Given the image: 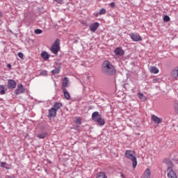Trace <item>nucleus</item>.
<instances>
[{"label": "nucleus", "instance_id": "9d476101", "mask_svg": "<svg viewBox=\"0 0 178 178\" xmlns=\"http://www.w3.org/2000/svg\"><path fill=\"white\" fill-rule=\"evenodd\" d=\"M101 115L99 114V113L98 111H95L92 114V120H93V122H95L96 120H98V119H100Z\"/></svg>", "mask_w": 178, "mask_h": 178}, {"label": "nucleus", "instance_id": "e433bc0d", "mask_svg": "<svg viewBox=\"0 0 178 178\" xmlns=\"http://www.w3.org/2000/svg\"><path fill=\"white\" fill-rule=\"evenodd\" d=\"M7 67H8V69H12V65L8 64V65H7Z\"/></svg>", "mask_w": 178, "mask_h": 178}, {"label": "nucleus", "instance_id": "7ed1b4c3", "mask_svg": "<svg viewBox=\"0 0 178 178\" xmlns=\"http://www.w3.org/2000/svg\"><path fill=\"white\" fill-rule=\"evenodd\" d=\"M60 40L59 39H56L54 44L51 47V51L54 55H58V52H59L60 49Z\"/></svg>", "mask_w": 178, "mask_h": 178}, {"label": "nucleus", "instance_id": "c9c22d12", "mask_svg": "<svg viewBox=\"0 0 178 178\" xmlns=\"http://www.w3.org/2000/svg\"><path fill=\"white\" fill-rule=\"evenodd\" d=\"M55 2H57V3H63V0H54Z\"/></svg>", "mask_w": 178, "mask_h": 178}, {"label": "nucleus", "instance_id": "4c0bfd02", "mask_svg": "<svg viewBox=\"0 0 178 178\" xmlns=\"http://www.w3.org/2000/svg\"><path fill=\"white\" fill-rule=\"evenodd\" d=\"M120 176L121 177L124 178V175L122 173H121Z\"/></svg>", "mask_w": 178, "mask_h": 178}, {"label": "nucleus", "instance_id": "4be33fe9", "mask_svg": "<svg viewBox=\"0 0 178 178\" xmlns=\"http://www.w3.org/2000/svg\"><path fill=\"white\" fill-rule=\"evenodd\" d=\"M106 175H105V172H100L97 173V178H106Z\"/></svg>", "mask_w": 178, "mask_h": 178}, {"label": "nucleus", "instance_id": "5701e85b", "mask_svg": "<svg viewBox=\"0 0 178 178\" xmlns=\"http://www.w3.org/2000/svg\"><path fill=\"white\" fill-rule=\"evenodd\" d=\"M0 94L1 95H5L6 92H5V86L3 85L0 86Z\"/></svg>", "mask_w": 178, "mask_h": 178}, {"label": "nucleus", "instance_id": "4468645a", "mask_svg": "<svg viewBox=\"0 0 178 178\" xmlns=\"http://www.w3.org/2000/svg\"><path fill=\"white\" fill-rule=\"evenodd\" d=\"M62 86L65 88H67L70 86V81H69V78L65 77L63 79Z\"/></svg>", "mask_w": 178, "mask_h": 178}, {"label": "nucleus", "instance_id": "b1692460", "mask_svg": "<svg viewBox=\"0 0 178 178\" xmlns=\"http://www.w3.org/2000/svg\"><path fill=\"white\" fill-rule=\"evenodd\" d=\"M105 13H106V9L105 8H102L99 13H97L96 14V16L98 17L99 15H105Z\"/></svg>", "mask_w": 178, "mask_h": 178}, {"label": "nucleus", "instance_id": "72a5a7b5", "mask_svg": "<svg viewBox=\"0 0 178 178\" xmlns=\"http://www.w3.org/2000/svg\"><path fill=\"white\" fill-rule=\"evenodd\" d=\"M45 136H47V134H40L38 135L39 138H45Z\"/></svg>", "mask_w": 178, "mask_h": 178}, {"label": "nucleus", "instance_id": "412c9836", "mask_svg": "<svg viewBox=\"0 0 178 178\" xmlns=\"http://www.w3.org/2000/svg\"><path fill=\"white\" fill-rule=\"evenodd\" d=\"M138 97L139 99H140V101H143V102L147 101V97L144 96V95L142 92H139L138 94Z\"/></svg>", "mask_w": 178, "mask_h": 178}, {"label": "nucleus", "instance_id": "423d86ee", "mask_svg": "<svg viewBox=\"0 0 178 178\" xmlns=\"http://www.w3.org/2000/svg\"><path fill=\"white\" fill-rule=\"evenodd\" d=\"M170 77L175 80L178 79V67H175L170 72Z\"/></svg>", "mask_w": 178, "mask_h": 178}, {"label": "nucleus", "instance_id": "58836bf2", "mask_svg": "<svg viewBox=\"0 0 178 178\" xmlns=\"http://www.w3.org/2000/svg\"><path fill=\"white\" fill-rule=\"evenodd\" d=\"M2 16H3V14L1 12H0V19H1V17H2Z\"/></svg>", "mask_w": 178, "mask_h": 178}, {"label": "nucleus", "instance_id": "473e14b6", "mask_svg": "<svg viewBox=\"0 0 178 178\" xmlns=\"http://www.w3.org/2000/svg\"><path fill=\"white\" fill-rule=\"evenodd\" d=\"M17 55L19 58H20V59H23V58L24 57V55L22 52H19Z\"/></svg>", "mask_w": 178, "mask_h": 178}, {"label": "nucleus", "instance_id": "2eb2a0df", "mask_svg": "<svg viewBox=\"0 0 178 178\" xmlns=\"http://www.w3.org/2000/svg\"><path fill=\"white\" fill-rule=\"evenodd\" d=\"M56 110H55V108H51L49 110V118H55L56 116Z\"/></svg>", "mask_w": 178, "mask_h": 178}, {"label": "nucleus", "instance_id": "1a4fd4ad", "mask_svg": "<svg viewBox=\"0 0 178 178\" xmlns=\"http://www.w3.org/2000/svg\"><path fill=\"white\" fill-rule=\"evenodd\" d=\"M131 40H133V41H135L136 42L141 41L143 40L141 36H140V35H138V33H131Z\"/></svg>", "mask_w": 178, "mask_h": 178}, {"label": "nucleus", "instance_id": "393cba45", "mask_svg": "<svg viewBox=\"0 0 178 178\" xmlns=\"http://www.w3.org/2000/svg\"><path fill=\"white\" fill-rule=\"evenodd\" d=\"M174 108L176 113H178V101L177 100H175L174 102Z\"/></svg>", "mask_w": 178, "mask_h": 178}, {"label": "nucleus", "instance_id": "7c9ffc66", "mask_svg": "<svg viewBox=\"0 0 178 178\" xmlns=\"http://www.w3.org/2000/svg\"><path fill=\"white\" fill-rule=\"evenodd\" d=\"M40 74H41L42 76H47V75H48V73L47 72L46 70H43V71H42V72H40Z\"/></svg>", "mask_w": 178, "mask_h": 178}, {"label": "nucleus", "instance_id": "2f4dec72", "mask_svg": "<svg viewBox=\"0 0 178 178\" xmlns=\"http://www.w3.org/2000/svg\"><path fill=\"white\" fill-rule=\"evenodd\" d=\"M164 22H169V20H170V17H169V16L165 15L163 18Z\"/></svg>", "mask_w": 178, "mask_h": 178}, {"label": "nucleus", "instance_id": "f257e3e1", "mask_svg": "<svg viewBox=\"0 0 178 178\" xmlns=\"http://www.w3.org/2000/svg\"><path fill=\"white\" fill-rule=\"evenodd\" d=\"M102 73L106 76H114L116 74V70L109 60H105L102 64Z\"/></svg>", "mask_w": 178, "mask_h": 178}, {"label": "nucleus", "instance_id": "cd10ccee", "mask_svg": "<svg viewBox=\"0 0 178 178\" xmlns=\"http://www.w3.org/2000/svg\"><path fill=\"white\" fill-rule=\"evenodd\" d=\"M75 123H76V124H81V118H75Z\"/></svg>", "mask_w": 178, "mask_h": 178}, {"label": "nucleus", "instance_id": "c756f323", "mask_svg": "<svg viewBox=\"0 0 178 178\" xmlns=\"http://www.w3.org/2000/svg\"><path fill=\"white\" fill-rule=\"evenodd\" d=\"M41 33H42V30L41 29L35 30V34H41Z\"/></svg>", "mask_w": 178, "mask_h": 178}, {"label": "nucleus", "instance_id": "39448f33", "mask_svg": "<svg viewBox=\"0 0 178 178\" xmlns=\"http://www.w3.org/2000/svg\"><path fill=\"white\" fill-rule=\"evenodd\" d=\"M26 91V89H24V87H23V84L19 83L17 85V88L15 90V93L16 95H19L20 94H23Z\"/></svg>", "mask_w": 178, "mask_h": 178}, {"label": "nucleus", "instance_id": "f8f14e48", "mask_svg": "<svg viewBox=\"0 0 178 178\" xmlns=\"http://www.w3.org/2000/svg\"><path fill=\"white\" fill-rule=\"evenodd\" d=\"M141 178H151V170H149V168H147L144 171Z\"/></svg>", "mask_w": 178, "mask_h": 178}, {"label": "nucleus", "instance_id": "f3484780", "mask_svg": "<svg viewBox=\"0 0 178 178\" xmlns=\"http://www.w3.org/2000/svg\"><path fill=\"white\" fill-rule=\"evenodd\" d=\"M99 126L102 127L105 125V120L100 117L97 120L95 121Z\"/></svg>", "mask_w": 178, "mask_h": 178}, {"label": "nucleus", "instance_id": "bb28decb", "mask_svg": "<svg viewBox=\"0 0 178 178\" xmlns=\"http://www.w3.org/2000/svg\"><path fill=\"white\" fill-rule=\"evenodd\" d=\"M172 159L173 161H178V152H174L172 154Z\"/></svg>", "mask_w": 178, "mask_h": 178}, {"label": "nucleus", "instance_id": "6ab92c4d", "mask_svg": "<svg viewBox=\"0 0 178 178\" xmlns=\"http://www.w3.org/2000/svg\"><path fill=\"white\" fill-rule=\"evenodd\" d=\"M41 56L44 60H47L49 59V54L47 51H42L41 54Z\"/></svg>", "mask_w": 178, "mask_h": 178}, {"label": "nucleus", "instance_id": "f704fd0d", "mask_svg": "<svg viewBox=\"0 0 178 178\" xmlns=\"http://www.w3.org/2000/svg\"><path fill=\"white\" fill-rule=\"evenodd\" d=\"M0 163L1 168H5V166H6V162H1Z\"/></svg>", "mask_w": 178, "mask_h": 178}, {"label": "nucleus", "instance_id": "aec40b11", "mask_svg": "<svg viewBox=\"0 0 178 178\" xmlns=\"http://www.w3.org/2000/svg\"><path fill=\"white\" fill-rule=\"evenodd\" d=\"M64 97L65 99H70V93L67 92V90L66 88L63 89Z\"/></svg>", "mask_w": 178, "mask_h": 178}, {"label": "nucleus", "instance_id": "0eeeda50", "mask_svg": "<svg viewBox=\"0 0 178 178\" xmlns=\"http://www.w3.org/2000/svg\"><path fill=\"white\" fill-rule=\"evenodd\" d=\"M114 54L117 56H123V55H124V50L122 49V47H117L114 50Z\"/></svg>", "mask_w": 178, "mask_h": 178}, {"label": "nucleus", "instance_id": "dca6fc26", "mask_svg": "<svg viewBox=\"0 0 178 178\" xmlns=\"http://www.w3.org/2000/svg\"><path fill=\"white\" fill-rule=\"evenodd\" d=\"M149 72L153 74H158V73H159V70L155 66H151L149 67Z\"/></svg>", "mask_w": 178, "mask_h": 178}, {"label": "nucleus", "instance_id": "ddd939ff", "mask_svg": "<svg viewBox=\"0 0 178 178\" xmlns=\"http://www.w3.org/2000/svg\"><path fill=\"white\" fill-rule=\"evenodd\" d=\"M98 27H99V23L94 22L93 24H92L90 25V30L93 33H95V31H97V29H98Z\"/></svg>", "mask_w": 178, "mask_h": 178}, {"label": "nucleus", "instance_id": "20e7f679", "mask_svg": "<svg viewBox=\"0 0 178 178\" xmlns=\"http://www.w3.org/2000/svg\"><path fill=\"white\" fill-rule=\"evenodd\" d=\"M167 171V176L168 178H177V175H176V172L173 171V168L172 167H168Z\"/></svg>", "mask_w": 178, "mask_h": 178}, {"label": "nucleus", "instance_id": "6e6552de", "mask_svg": "<svg viewBox=\"0 0 178 178\" xmlns=\"http://www.w3.org/2000/svg\"><path fill=\"white\" fill-rule=\"evenodd\" d=\"M16 81L13 79L8 80V88L10 90H13V88H16Z\"/></svg>", "mask_w": 178, "mask_h": 178}, {"label": "nucleus", "instance_id": "f03ea898", "mask_svg": "<svg viewBox=\"0 0 178 178\" xmlns=\"http://www.w3.org/2000/svg\"><path fill=\"white\" fill-rule=\"evenodd\" d=\"M125 157L132 161L133 168L134 169L136 168L137 166V158L134 156L133 150H127L125 152Z\"/></svg>", "mask_w": 178, "mask_h": 178}, {"label": "nucleus", "instance_id": "a878e982", "mask_svg": "<svg viewBox=\"0 0 178 178\" xmlns=\"http://www.w3.org/2000/svg\"><path fill=\"white\" fill-rule=\"evenodd\" d=\"M60 69L57 67V68H55L54 70H53L51 71V73H52V74H58V73H60Z\"/></svg>", "mask_w": 178, "mask_h": 178}, {"label": "nucleus", "instance_id": "a211bd4d", "mask_svg": "<svg viewBox=\"0 0 178 178\" xmlns=\"http://www.w3.org/2000/svg\"><path fill=\"white\" fill-rule=\"evenodd\" d=\"M62 106H63L62 103L55 102L53 108H54L55 111L58 112V111H59V109L62 108Z\"/></svg>", "mask_w": 178, "mask_h": 178}, {"label": "nucleus", "instance_id": "c85d7f7f", "mask_svg": "<svg viewBox=\"0 0 178 178\" xmlns=\"http://www.w3.org/2000/svg\"><path fill=\"white\" fill-rule=\"evenodd\" d=\"M110 8H112L113 9L115 8L116 7V4L115 3V2H111L109 4Z\"/></svg>", "mask_w": 178, "mask_h": 178}, {"label": "nucleus", "instance_id": "9b49d317", "mask_svg": "<svg viewBox=\"0 0 178 178\" xmlns=\"http://www.w3.org/2000/svg\"><path fill=\"white\" fill-rule=\"evenodd\" d=\"M152 120L154 122L156 123L157 124H159L160 123H162V118H159L158 116L155 115H152Z\"/></svg>", "mask_w": 178, "mask_h": 178}]
</instances>
